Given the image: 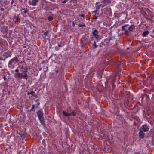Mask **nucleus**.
<instances>
[{
    "label": "nucleus",
    "mask_w": 154,
    "mask_h": 154,
    "mask_svg": "<svg viewBox=\"0 0 154 154\" xmlns=\"http://www.w3.org/2000/svg\"><path fill=\"white\" fill-rule=\"evenodd\" d=\"M19 66L22 72H17L15 74V77L20 79L23 78L27 80L28 76L27 73L28 71V68L26 67L25 64H23L21 66Z\"/></svg>",
    "instance_id": "obj_1"
},
{
    "label": "nucleus",
    "mask_w": 154,
    "mask_h": 154,
    "mask_svg": "<svg viewBox=\"0 0 154 154\" xmlns=\"http://www.w3.org/2000/svg\"><path fill=\"white\" fill-rule=\"evenodd\" d=\"M130 95V93L124 89L121 91L119 94V97L125 99H128Z\"/></svg>",
    "instance_id": "obj_2"
},
{
    "label": "nucleus",
    "mask_w": 154,
    "mask_h": 154,
    "mask_svg": "<svg viewBox=\"0 0 154 154\" xmlns=\"http://www.w3.org/2000/svg\"><path fill=\"white\" fill-rule=\"evenodd\" d=\"M38 117L42 125L45 126V121L43 117V113L42 111L40 110L37 112Z\"/></svg>",
    "instance_id": "obj_3"
},
{
    "label": "nucleus",
    "mask_w": 154,
    "mask_h": 154,
    "mask_svg": "<svg viewBox=\"0 0 154 154\" xmlns=\"http://www.w3.org/2000/svg\"><path fill=\"white\" fill-rule=\"evenodd\" d=\"M19 61L18 58L17 57H15L11 59L8 63L9 66L12 68H13L15 64Z\"/></svg>",
    "instance_id": "obj_4"
},
{
    "label": "nucleus",
    "mask_w": 154,
    "mask_h": 154,
    "mask_svg": "<svg viewBox=\"0 0 154 154\" xmlns=\"http://www.w3.org/2000/svg\"><path fill=\"white\" fill-rule=\"evenodd\" d=\"M149 129V126L146 124L143 125L141 127L140 130L144 132H147Z\"/></svg>",
    "instance_id": "obj_5"
},
{
    "label": "nucleus",
    "mask_w": 154,
    "mask_h": 154,
    "mask_svg": "<svg viewBox=\"0 0 154 154\" xmlns=\"http://www.w3.org/2000/svg\"><path fill=\"white\" fill-rule=\"evenodd\" d=\"M92 36L96 39L98 40L100 36L99 35V32L97 30L95 29L92 32Z\"/></svg>",
    "instance_id": "obj_6"
},
{
    "label": "nucleus",
    "mask_w": 154,
    "mask_h": 154,
    "mask_svg": "<svg viewBox=\"0 0 154 154\" xmlns=\"http://www.w3.org/2000/svg\"><path fill=\"white\" fill-rule=\"evenodd\" d=\"M114 66L118 70H120V68L121 66L122 62L121 61H115Z\"/></svg>",
    "instance_id": "obj_7"
},
{
    "label": "nucleus",
    "mask_w": 154,
    "mask_h": 154,
    "mask_svg": "<svg viewBox=\"0 0 154 154\" xmlns=\"http://www.w3.org/2000/svg\"><path fill=\"white\" fill-rule=\"evenodd\" d=\"M39 0H29L28 2V4L32 6H36Z\"/></svg>",
    "instance_id": "obj_8"
},
{
    "label": "nucleus",
    "mask_w": 154,
    "mask_h": 154,
    "mask_svg": "<svg viewBox=\"0 0 154 154\" xmlns=\"http://www.w3.org/2000/svg\"><path fill=\"white\" fill-rule=\"evenodd\" d=\"M11 52L10 51H8L5 52L2 55V56L5 58H7L11 57Z\"/></svg>",
    "instance_id": "obj_9"
},
{
    "label": "nucleus",
    "mask_w": 154,
    "mask_h": 154,
    "mask_svg": "<svg viewBox=\"0 0 154 154\" xmlns=\"http://www.w3.org/2000/svg\"><path fill=\"white\" fill-rule=\"evenodd\" d=\"M80 43L82 47L85 46V44L87 43L86 39L85 37H82L80 40Z\"/></svg>",
    "instance_id": "obj_10"
},
{
    "label": "nucleus",
    "mask_w": 154,
    "mask_h": 154,
    "mask_svg": "<svg viewBox=\"0 0 154 154\" xmlns=\"http://www.w3.org/2000/svg\"><path fill=\"white\" fill-rule=\"evenodd\" d=\"M129 26L128 24H126L125 25L123 26L122 27V30H123L125 31V33L126 35H128L129 34V32L128 31L125 29V27H128Z\"/></svg>",
    "instance_id": "obj_11"
},
{
    "label": "nucleus",
    "mask_w": 154,
    "mask_h": 154,
    "mask_svg": "<svg viewBox=\"0 0 154 154\" xmlns=\"http://www.w3.org/2000/svg\"><path fill=\"white\" fill-rule=\"evenodd\" d=\"M145 135V133H144V132L140 130L139 133V138L140 139H143L144 138Z\"/></svg>",
    "instance_id": "obj_12"
},
{
    "label": "nucleus",
    "mask_w": 154,
    "mask_h": 154,
    "mask_svg": "<svg viewBox=\"0 0 154 154\" xmlns=\"http://www.w3.org/2000/svg\"><path fill=\"white\" fill-rule=\"evenodd\" d=\"M15 19V23L18 24L20 22V19L18 16H15L14 17Z\"/></svg>",
    "instance_id": "obj_13"
},
{
    "label": "nucleus",
    "mask_w": 154,
    "mask_h": 154,
    "mask_svg": "<svg viewBox=\"0 0 154 154\" xmlns=\"http://www.w3.org/2000/svg\"><path fill=\"white\" fill-rule=\"evenodd\" d=\"M111 0H104L102 1V2L104 4V5L102 6V7H103L108 4H109L111 2Z\"/></svg>",
    "instance_id": "obj_14"
},
{
    "label": "nucleus",
    "mask_w": 154,
    "mask_h": 154,
    "mask_svg": "<svg viewBox=\"0 0 154 154\" xmlns=\"http://www.w3.org/2000/svg\"><path fill=\"white\" fill-rule=\"evenodd\" d=\"M135 26L133 25H131L128 28V30L130 31H132L133 30L135 29Z\"/></svg>",
    "instance_id": "obj_15"
},
{
    "label": "nucleus",
    "mask_w": 154,
    "mask_h": 154,
    "mask_svg": "<svg viewBox=\"0 0 154 154\" xmlns=\"http://www.w3.org/2000/svg\"><path fill=\"white\" fill-rule=\"evenodd\" d=\"M63 114V115L65 116H66L69 117L71 116V114H70V113H67L65 111H63L62 112Z\"/></svg>",
    "instance_id": "obj_16"
},
{
    "label": "nucleus",
    "mask_w": 154,
    "mask_h": 154,
    "mask_svg": "<svg viewBox=\"0 0 154 154\" xmlns=\"http://www.w3.org/2000/svg\"><path fill=\"white\" fill-rule=\"evenodd\" d=\"M27 95L31 94L32 96H36L35 92L33 91H32L31 92H29L27 93Z\"/></svg>",
    "instance_id": "obj_17"
},
{
    "label": "nucleus",
    "mask_w": 154,
    "mask_h": 154,
    "mask_svg": "<svg viewBox=\"0 0 154 154\" xmlns=\"http://www.w3.org/2000/svg\"><path fill=\"white\" fill-rule=\"evenodd\" d=\"M149 33V32L148 31L146 30L142 34L143 36L145 37Z\"/></svg>",
    "instance_id": "obj_18"
},
{
    "label": "nucleus",
    "mask_w": 154,
    "mask_h": 154,
    "mask_svg": "<svg viewBox=\"0 0 154 154\" xmlns=\"http://www.w3.org/2000/svg\"><path fill=\"white\" fill-rule=\"evenodd\" d=\"M48 32H49V31L48 30V31H46V32H44V35H45V37H44V39H46V38H45V37L47 36L48 35Z\"/></svg>",
    "instance_id": "obj_19"
},
{
    "label": "nucleus",
    "mask_w": 154,
    "mask_h": 154,
    "mask_svg": "<svg viewBox=\"0 0 154 154\" xmlns=\"http://www.w3.org/2000/svg\"><path fill=\"white\" fill-rule=\"evenodd\" d=\"M86 25L83 23L82 22L81 24H78V26L79 27H85Z\"/></svg>",
    "instance_id": "obj_20"
},
{
    "label": "nucleus",
    "mask_w": 154,
    "mask_h": 154,
    "mask_svg": "<svg viewBox=\"0 0 154 154\" xmlns=\"http://www.w3.org/2000/svg\"><path fill=\"white\" fill-rule=\"evenodd\" d=\"M97 46V45H96V42L95 41H94L93 43V49H94L96 48Z\"/></svg>",
    "instance_id": "obj_21"
},
{
    "label": "nucleus",
    "mask_w": 154,
    "mask_h": 154,
    "mask_svg": "<svg viewBox=\"0 0 154 154\" xmlns=\"http://www.w3.org/2000/svg\"><path fill=\"white\" fill-rule=\"evenodd\" d=\"M48 19L49 21H51L52 20L53 18L51 16H49L48 17Z\"/></svg>",
    "instance_id": "obj_22"
},
{
    "label": "nucleus",
    "mask_w": 154,
    "mask_h": 154,
    "mask_svg": "<svg viewBox=\"0 0 154 154\" xmlns=\"http://www.w3.org/2000/svg\"><path fill=\"white\" fill-rule=\"evenodd\" d=\"M35 106L34 105H33L32 106V108L30 110V112H31L32 111H35V110H34V109H35Z\"/></svg>",
    "instance_id": "obj_23"
},
{
    "label": "nucleus",
    "mask_w": 154,
    "mask_h": 154,
    "mask_svg": "<svg viewBox=\"0 0 154 154\" xmlns=\"http://www.w3.org/2000/svg\"><path fill=\"white\" fill-rule=\"evenodd\" d=\"M22 10L24 11V14L26 13L28 11V10H27V9H26L25 8H23L22 9Z\"/></svg>",
    "instance_id": "obj_24"
},
{
    "label": "nucleus",
    "mask_w": 154,
    "mask_h": 154,
    "mask_svg": "<svg viewBox=\"0 0 154 154\" xmlns=\"http://www.w3.org/2000/svg\"><path fill=\"white\" fill-rule=\"evenodd\" d=\"M79 16V17H82L83 18V19H84V18H85V14H79L78 15Z\"/></svg>",
    "instance_id": "obj_25"
},
{
    "label": "nucleus",
    "mask_w": 154,
    "mask_h": 154,
    "mask_svg": "<svg viewBox=\"0 0 154 154\" xmlns=\"http://www.w3.org/2000/svg\"><path fill=\"white\" fill-rule=\"evenodd\" d=\"M71 114V115H73V116H74L75 115L76 113L73 110L72 113L71 114Z\"/></svg>",
    "instance_id": "obj_26"
},
{
    "label": "nucleus",
    "mask_w": 154,
    "mask_h": 154,
    "mask_svg": "<svg viewBox=\"0 0 154 154\" xmlns=\"http://www.w3.org/2000/svg\"><path fill=\"white\" fill-rule=\"evenodd\" d=\"M0 11L2 12L3 13V14H4L5 12H4V8H1L0 9Z\"/></svg>",
    "instance_id": "obj_27"
},
{
    "label": "nucleus",
    "mask_w": 154,
    "mask_h": 154,
    "mask_svg": "<svg viewBox=\"0 0 154 154\" xmlns=\"http://www.w3.org/2000/svg\"><path fill=\"white\" fill-rule=\"evenodd\" d=\"M96 8L97 10H98L100 8V6L98 5L96 7Z\"/></svg>",
    "instance_id": "obj_28"
},
{
    "label": "nucleus",
    "mask_w": 154,
    "mask_h": 154,
    "mask_svg": "<svg viewBox=\"0 0 154 154\" xmlns=\"http://www.w3.org/2000/svg\"><path fill=\"white\" fill-rule=\"evenodd\" d=\"M3 75V78L4 80H6L7 79V78L4 75Z\"/></svg>",
    "instance_id": "obj_29"
},
{
    "label": "nucleus",
    "mask_w": 154,
    "mask_h": 154,
    "mask_svg": "<svg viewBox=\"0 0 154 154\" xmlns=\"http://www.w3.org/2000/svg\"><path fill=\"white\" fill-rule=\"evenodd\" d=\"M64 45H63L62 44H58V46L59 47H62Z\"/></svg>",
    "instance_id": "obj_30"
},
{
    "label": "nucleus",
    "mask_w": 154,
    "mask_h": 154,
    "mask_svg": "<svg viewBox=\"0 0 154 154\" xmlns=\"http://www.w3.org/2000/svg\"><path fill=\"white\" fill-rule=\"evenodd\" d=\"M15 71L16 72H18V71H19V70L18 69H16L15 70Z\"/></svg>",
    "instance_id": "obj_31"
},
{
    "label": "nucleus",
    "mask_w": 154,
    "mask_h": 154,
    "mask_svg": "<svg viewBox=\"0 0 154 154\" xmlns=\"http://www.w3.org/2000/svg\"><path fill=\"white\" fill-rule=\"evenodd\" d=\"M67 0H64V1H62V3H64L66 2V1Z\"/></svg>",
    "instance_id": "obj_32"
},
{
    "label": "nucleus",
    "mask_w": 154,
    "mask_h": 154,
    "mask_svg": "<svg viewBox=\"0 0 154 154\" xmlns=\"http://www.w3.org/2000/svg\"><path fill=\"white\" fill-rule=\"evenodd\" d=\"M94 39V37H91V41H93Z\"/></svg>",
    "instance_id": "obj_33"
},
{
    "label": "nucleus",
    "mask_w": 154,
    "mask_h": 154,
    "mask_svg": "<svg viewBox=\"0 0 154 154\" xmlns=\"http://www.w3.org/2000/svg\"><path fill=\"white\" fill-rule=\"evenodd\" d=\"M98 10H97V9H96L93 12L94 13H96L97 12Z\"/></svg>",
    "instance_id": "obj_34"
},
{
    "label": "nucleus",
    "mask_w": 154,
    "mask_h": 154,
    "mask_svg": "<svg viewBox=\"0 0 154 154\" xmlns=\"http://www.w3.org/2000/svg\"><path fill=\"white\" fill-rule=\"evenodd\" d=\"M14 2V0H12L11 1V4H12Z\"/></svg>",
    "instance_id": "obj_35"
},
{
    "label": "nucleus",
    "mask_w": 154,
    "mask_h": 154,
    "mask_svg": "<svg viewBox=\"0 0 154 154\" xmlns=\"http://www.w3.org/2000/svg\"><path fill=\"white\" fill-rule=\"evenodd\" d=\"M42 68H40L39 69V71H40L42 70Z\"/></svg>",
    "instance_id": "obj_36"
},
{
    "label": "nucleus",
    "mask_w": 154,
    "mask_h": 154,
    "mask_svg": "<svg viewBox=\"0 0 154 154\" xmlns=\"http://www.w3.org/2000/svg\"><path fill=\"white\" fill-rule=\"evenodd\" d=\"M44 31L43 30H42V31H41V32L42 33H44Z\"/></svg>",
    "instance_id": "obj_37"
},
{
    "label": "nucleus",
    "mask_w": 154,
    "mask_h": 154,
    "mask_svg": "<svg viewBox=\"0 0 154 154\" xmlns=\"http://www.w3.org/2000/svg\"><path fill=\"white\" fill-rule=\"evenodd\" d=\"M39 104H40V103H39V102H38V103H37V105H39Z\"/></svg>",
    "instance_id": "obj_38"
},
{
    "label": "nucleus",
    "mask_w": 154,
    "mask_h": 154,
    "mask_svg": "<svg viewBox=\"0 0 154 154\" xmlns=\"http://www.w3.org/2000/svg\"><path fill=\"white\" fill-rule=\"evenodd\" d=\"M73 23H74V22H73V25H72L73 26H74V24H73Z\"/></svg>",
    "instance_id": "obj_39"
},
{
    "label": "nucleus",
    "mask_w": 154,
    "mask_h": 154,
    "mask_svg": "<svg viewBox=\"0 0 154 154\" xmlns=\"http://www.w3.org/2000/svg\"><path fill=\"white\" fill-rule=\"evenodd\" d=\"M101 5H102V4H100V5H98V6H100V7L101 6Z\"/></svg>",
    "instance_id": "obj_40"
},
{
    "label": "nucleus",
    "mask_w": 154,
    "mask_h": 154,
    "mask_svg": "<svg viewBox=\"0 0 154 154\" xmlns=\"http://www.w3.org/2000/svg\"><path fill=\"white\" fill-rule=\"evenodd\" d=\"M57 37V36L56 35H55V36H54V37L55 38H56V37Z\"/></svg>",
    "instance_id": "obj_41"
},
{
    "label": "nucleus",
    "mask_w": 154,
    "mask_h": 154,
    "mask_svg": "<svg viewBox=\"0 0 154 154\" xmlns=\"http://www.w3.org/2000/svg\"><path fill=\"white\" fill-rule=\"evenodd\" d=\"M125 28L127 29V27H125Z\"/></svg>",
    "instance_id": "obj_42"
},
{
    "label": "nucleus",
    "mask_w": 154,
    "mask_h": 154,
    "mask_svg": "<svg viewBox=\"0 0 154 154\" xmlns=\"http://www.w3.org/2000/svg\"><path fill=\"white\" fill-rule=\"evenodd\" d=\"M28 55H30V53H28Z\"/></svg>",
    "instance_id": "obj_43"
},
{
    "label": "nucleus",
    "mask_w": 154,
    "mask_h": 154,
    "mask_svg": "<svg viewBox=\"0 0 154 154\" xmlns=\"http://www.w3.org/2000/svg\"><path fill=\"white\" fill-rule=\"evenodd\" d=\"M153 32H154V29L153 30Z\"/></svg>",
    "instance_id": "obj_44"
},
{
    "label": "nucleus",
    "mask_w": 154,
    "mask_h": 154,
    "mask_svg": "<svg viewBox=\"0 0 154 154\" xmlns=\"http://www.w3.org/2000/svg\"><path fill=\"white\" fill-rule=\"evenodd\" d=\"M57 71H56V72H57Z\"/></svg>",
    "instance_id": "obj_45"
}]
</instances>
